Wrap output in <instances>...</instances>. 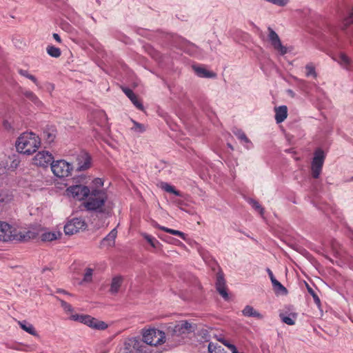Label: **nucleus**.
I'll return each instance as SVG.
<instances>
[{"instance_id": "9b49d317", "label": "nucleus", "mask_w": 353, "mask_h": 353, "mask_svg": "<svg viewBox=\"0 0 353 353\" xmlns=\"http://www.w3.org/2000/svg\"><path fill=\"white\" fill-rule=\"evenodd\" d=\"M86 224L81 218H74L69 221L64 226V232L66 234L72 235L85 228Z\"/></svg>"}, {"instance_id": "79ce46f5", "label": "nucleus", "mask_w": 353, "mask_h": 353, "mask_svg": "<svg viewBox=\"0 0 353 353\" xmlns=\"http://www.w3.org/2000/svg\"><path fill=\"white\" fill-rule=\"evenodd\" d=\"M28 79L32 81L37 87L39 90L41 89V85L40 83L39 82L38 79L32 74H30L29 77H28Z\"/></svg>"}, {"instance_id": "0eeeda50", "label": "nucleus", "mask_w": 353, "mask_h": 353, "mask_svg": "<svg viewBox=\"0 0 353 353\" xmlns=\"http://www.w3.org/2000/svg\"><path fill=\"white\" fill-rule=\"evenodd\" d=\"M165 333L159 330L150 329L143 334V341L150 345L157 346L163 343L165 341Z\"/></svg>"}, {"instance_id": "cd10ccee", "label": "nucleus", "mask_w": 353, "mask_h": 353, "mask_svg": "<svg viewBox=\"0 0 353 353\" xmlns=\"http://www.w3.org/2000/svg\"><path fill=\"white\" fill-rule=\"evenodd\" d=\"M61 236L59 231L46 232L41 235V240L43 241H52L56 240Z\"/></svg>"}, {"instance_id": "4c0bfd02", "label": "nucleus", "mask_w": 353, "mask_h": 353, "mask_svg": "<svg viewBox=\"0 0 353 353\" xmlns=\"http://www.w3.org/2000/svg\"><path fill=\"white\" fill-rule=\"evenodd\" d=\"M353 23V8L349 12L347 16L343 20V26L347 28Z\"/></svg>"}, {"instance_id": "72a5a7b5", "label": "nucleus", "mask_w": 353, "mask_h": 353, "mask_svg": "<svg viewBox=\"0 0 353 353\" xmlns=\"http://www.w3.org/2000/svg\"><path fill=\"white\" fill-rule=\"evenodd\" d=\"M208 352L209 353H226L223 347L212 342L208 344Z\"/></svg>"}, {"instance_id": "5701e85b", "label": "nucleus", "mask_w": 353, "mask_h": 353, "mask_svg": "<svg viewBox=\"0 0 353 353\" xmlns=\"http://www.w3.org/2000/svg\"><path fill=\"white\" fill-rule=\"evenodd\" d=\"M117 235L116 228H114L101 241L102 246L112 247L114 245L115 239Z\"/></svg>"}, {"instance_id": "5fc2aeb1", "label": "nucleus", "mask_w": 353, "mask_h": 353, "mask_svg": "<svg viewBox=\"0 0 353 353\" xmlns=\"http://www.w3.org/2000/svg\"><path fill=\"white\" fill-rule=\"evenodd\" d=\"M12 195L9 194L7 196L6 201H9L12 200Z\"/></svg>"}, {"instance_id": "37998d69", "label": "nucleus", "mask_w": 353, "mask_h": 353, "mask_svg": "<svg viewBox=\"0 0 353 353\" xmlns=\"http://www.w3.org/2000/svg\"><path fill=\"white\" fill-rule=\"evenodd\" d=\"M45 89L47 92H48L50 94H52L53 90H54V85L50 82H46L44 84Z\"/></svg>"}, {"instance_id": "bb28decb", "label": "nucleus", "mask_w": 353, "mask_h": 353, "mask_svg": "<svg viewBox=\"0 0 353 353\" xmlns=\"http://www.w3.org/2000/svg\"><path fill=\"white\" fill-rule=\"evenodd\" d=\"M123 282V279L121 276H114L111 282L110 285V292L112 294H116L119 292L120 287L121 286Z\"/></svg>"}, {"instance_id": "4d7b16f0", "label": "nucleus", "mask_w": 353, "mask_h": 353, "mask_svg": "<svg viewBox=\"0 0 353 353\" xmlns=\"http://www.w3.org/2000/svg\"><path fill=\"white\" fill-rule=\"evenodd\" d=\"M350 44L353 47V38L350 39Z\"/></svg>"}, {"instance_id": "a878e982", "label": "nucleus", "mask_w": 353, "mask_h": 353, "mask_svg": "<svg viewBox=\"0 0 353 353\" xmlns=\"http://www.w3.org/2000/svg\"><path fill=\"white\" fill-rule=\"evenodd\" d=\"M19 325L23 330L28 332V334L32 336H38V334L34 326L29 322L26 321H19Z\"/></svg>"}, {"instance_id": "6e6d98bb", "label": "nucleus", "mask_w": 353, "mask_h": 353, "mask_svg": "<svg viewBox=\"0 0 353 353\" xmlns=\"http://www.w3.org/2000/svg\"><path fill=\"white\" fill-rule=\"evenodd\" d=\"M175 202L179 205H182V201H181L180 199H177L175 201Z\"/></svg>"}, {"instance_id": "a211bd4d", "label": "nucleus", "mask_w": 353, "mask_h": 353, "mask_svg": "<svg viewBox=\"0 0 353 353\" xmlns=\"http://www.w3.org/2000/svg\"><path fill=\"white\" fill-rule=\"evenodd\" d=\"M192 69L195 74L201 78H214L216 74L212 71H210L203 66L200 65H192Z\"/></svg>"}, {"instance_id": "f8f14e48", "label": "nucleus", "mask_w": 353, "mask_h": 353, "mask_svg": "<svg viewBox=\"0 0 353 353\" xmlns=\"http://www.w3.org/2000/svg\"><path fill=\"white\" fill-rule=\"evenodd\" d=\"M268 40L275 50L281 55H284L288 52L287 48L281 43V39L277 33L270 27H268Z\"/></svg>"}, {"instance_id": "b1692460", "label": "nucleus", "mask_w": 353, "mask_h": 353, "mask_svg": "<svg viewBox=\"0 0 353 353\" xmlns=\"http://www.w3.org/2000/svg\"><path fill=\"white\" fill-rule=\"evenodd\" d=\"M152 225H153V227H154L156 228H159L165 232H168V233L173 234V235L178 236L183 240H185V239H186V234L179 230H176L170 229V228H166L164 226H161L159 224H158L157 222H154L152 223Z\"/></svg>"}, {"instance_id": "20e7f679", "label": "nucleus", "mask_w": 353, "mask_h": 353, "mask_svg": "<svg viewBox=\"0 0 353 353\" xmlns=\"http://www.w3.org/2000/svg\"><path fill=\"white\" fill-rule=\"evenodd\" d=\"M196 325L192 324L187 321H181L172 324L168 327V335L172 338L179 337L184 334H187L194 332Z\"/></svg>"}, {"instance_id": "dca6fc26", "label": "nucleus", "mask_w": 353, "mask_h": 353, "mask_svg": "<svg viewBox=\"0 0 353 353\" xmlns=\"http://www.w3.org/2000/svg\"><path fill=\"white\" fill-rule=\"evenodd\" d=\"M21 93L24 97L30 101L34 105L38 108H41L43 105V102L39 99L37 94L32 91L28 89H24L21 91Z\"/></svg>"}, {"instance_id": "e433bc0d", "label": "nucleus", "mask_w": 353, "mask_h": 353, "mask_svg": "<svg viewBox=\"0 0 353 353\" xmlns=\"http://www.w3.org/2000/svg\"><path fill=\"white\" fill-rule=\"evenodd\" d=\"M248 201L249 204H250V205H251V206H252V207L255 210H256L257 212H259V213L261 216H263V214H264V209H263V208H262V206L260 205V203H259L257 201H256V200H254V199H249Z\"/></svg>"}, {"instance_id": "bf43d9fd", "label": "nucleus", "mask_w": 353, "mask_h": 353, "mask_svg": "<svg viewBox=\"0 0 353 353\" xmlns=\"http://www.w3.org/2000/svg\"><path fill=\"white\" fill-rule=\"evenodd\" d=\"M59 292H63V293H65V294H66V292H65L64 290H59Z\"/></svg>"}, {"instance_id": "603ef678", "label": "nucleus", "mask_w": 353, "mask_h": 353, "mask_svg": "<svg viewBox=\"0 0 353 353\" xmlns=\"http://www.w3.org/2000/svg\"><path fill=\"white\" fill-rule=\"evenodd\" d=\"M313 298H314V301H315L316 303H317V304L320 303V299H319V298L316 295L314 294L313 295Z\"/></svg>"}, {"instance_id": "6e6552de", "label": "nucleus", "mask_w": 353, "mask_h": 353, "mask_svg": "<svg viewBox=\"0 0 353 353\" xmlns=\"http://www.w3.org/2000/svg\"><path fill=\"white\" fill-rule=\"evenodd\" d=\"M50 168L52 173L59 178L69 176L72 170V165L65 160L53 161Z\"/></svg>"}, {"instance_id": "09e8293b", "label": "nucleus", "mask_w": 353, "mask_h": 353, "mask_svg": "<svg viewBox=\"0 0 353 353\" xmlns=\"http://www.w3.org/2000/svg\"><path fill=\"white\" fill-rule=\"evenodd\" d=\"M3 128L7 130H12V125L8 121H4L3 123Z\"/></svg>"}, {"instance_id": "c85d7f7f", "label": "nucleus", "mask_w": 353, "mask_h": 353, "mask_svg": "<svg viewBox=\"0 0 353 353\" xmlns=\"http://www.w3.org/2000/svg\"><path fill=\"white\" fill-rule=\"evenodd\" d=\"M272 284L275 294L279 295L287 294V289L279 281L276 279L272 282Z\"/></svg>"}, {"instance_id": "de8ad7c7", "label": "nucleus", "mask_w": 353, "mask_h": 353, "mask_svg": "<svg viewBox=\"0 0 353 353\" xmlns=\"http://www.w3.org/2000/svg\"><path fill=\"white\" fill-rule=\"evenodd\" d=\"M18 72L21 76L24 77L27 79H28V77H29L30 75V74L26 70L19 69Z\"/></svg>"}, {"instance_id": "412c9836", "label": "nucleus", "mask_w": 353, "mask_h": 353, "mask_svg": "<svg viewBox=\"0 0 353 353\" xmlns=\"http://www.w3.org/2000/svg\"><path fill=\"white\" fill-rule=\"evenodd\" d=\"M235 136L242 141L246 149L250 150L252 148L253 144L251 141L247 137L246 134L241 130L236 129L233 131Z\"/></svg>"}, {"instance_id": "8fccbe9b", "label": "nucleus", "mask_w": 353, "mask_h": 353, "mask_svg": "<svg viewBox=\"0 0 353 353\" xmlns=\"http://www.w3.org/2000/svg\"><path fill=\"white\" fill-rule=\"evenodd\" d=\"M266 271L270 276L271 282L276 280V278L274 277V276L270 269L268 268Z\"/></svg>"}, {"instance_id": "2eb2a0df", "label": "nucleus", "mask_w": 353, "mask_h": 353, "mask_svg": "<svg viewBox=\"0 0 353 353\" xmlns=\"http://www.w3.org/2000/svg\"><path fill=\"white\" fill-rule=\"evenodd\" d=\"M77 168L79 171L88 169L90 165V157L88 153L80 152L77 156Z\"/></svg>"}, {"instance_id": "e2e57ef3", "label": "nucleus", "mask_w": 353, "mask_h": 353, "mask_svg": "<svg viewBox=\"0 0 353 353\" xmlns=\"http://www.w3.org/2000/svg\"><path fill=\"white\" fill-rule=\"evenodd\" d=\"M352 180L353 181V176L352 177Z\"/></svg>"}, {"instance_id": "6ab92c4d", "label": "nucleus", "mask_w": 353, "mask_h": 353, "mask_svg": "<svg viewBox=\"0 0 353 353\" xmlns=\"http://www.w3.org/2000/svg\"><path fill=\"white\" fill-rule=\"evenodd\" d=\"M216 288L219 293L224 298L228 299V295L225 289V282L222 274H218L216 276Z\"/></svg>"}, {"instance_id": "49530a36", "label": "nucleus", "mask_w": 353, "mask_h": 353, "mask_svg": "<svg viewBox=\"0 0 353 353\" xmlns=\"http://www.w3.org/2000/svg\"><path fill=\"white\" fill-rule=\"evenodd\" d=\"M93 183L97 187H103V181L100 178H96L94 179Z\"/></svg>"}, {"instance_id": "680f3d73", "label": "nucleus", "mask_w": 353, "mask_h": 353, "mask_svg": "<svg viewBox=\"0 0 353 353\" xmlns=\"http://www.w3.org/2000/svg\"><path fill=\"white\" fill-rule=\"evenodd\" d=\"M4 199L1 198V202L2 203Z\"/></svg>"}, {"instance_id": "a18cd8bd", "label": "nucleus", "mask_w": 353, "mask_h": 353, "mask_svg": "<svg viewBox=\"0 0 353 353\" xmlns=\"http://www.w3.org/2000/svg\"><path fill=\"white\" fill-rule=\"evenodd\" d=\"M124 93L126 94V96L131 99L132 98H134V93L129 88H124L123 89Z\"/></svg>"}, {"instance_id": "ea45409f", "label": "nucleus", "mask_w": 353, "mask_h": 353, "mask_svg": "<svg viewBox=\"0 0 353 353\" xmlns=\"http://www.w3.org/2000/svg\"><path fill=\"white\" fill-rule=\"evenodd\" d=\"M61 307L65 312H71L73 311L72 305L64 301H61Z\"/></svg>"}, {"instance_id": "864d4df0", "label": "nucleus", "mask_w": 353, "mask_h": 353, "mask_svg": "<svg viewBox=\"0 0 353 353\" xmlns=\"http://www.w3.org/2000/svg\"><path fill=\"white\" fill-rule=\"evenodd\" d=\"M218 341L221 342L225 345V342H228V341L225 340L224 339L219 338Z\"/></svg>"}, {"instance_id": "ddd939ff", "label": "nucleus", "mask_w": 353, "mask_h": 353, "mask_svg": "<svg viewBox=\"0 0 353 353\" xmlns=\"http://www.w3.org/2000/svg\"><path fill=\"white\" fill-rule=\"evenodd\" d=\"M142 341L139 338L132 337L125 339L123 348L126 353L133 352L134 351L141 352Z\"/></svg>"}, {"instance_id": "f704fd0d", "label": "nucleus", "mask_w": 353, "mask_h": 353, "mask_svg": "<svg viewBox=\"0 0 353 353\" xmlns=\"http://www.w3.org/2000/svg\"><path fill=\"white\" fill-rule=\"evenodd\" d=\"M47 53L52 57L58 58L61 56V50L54 46H48L46 48Z\"/></svg>"}, {"instance_id": "c03bdc74", "label": "nucleus", "mask_w": 353, "mask_h": 353, "mask_svg": "<svg viewBox=\"0 0 353 353\" xmlns=\"http://www.w3.org/2000/svg\"><path fill=\"white\" fill-rule=\"evenodd\" d=\"M44 135L46 137V140L49 143L52 142L55 138V135L53 133H50L48 132H44Z\"/></svg>"}, {"instance_id": "393cba45", "label": "nucleus", "mask_w": 353, "mask_h": 353, "mask_svg": "<svg viewBox=\"0 0 353 353\" xmlns=\"http://www.w3.org/2000/svg\"><path fill=\"white\" fill-rule=\"evenodd\" d=\"M242 314L247 317H254L259 319L263 318V316L260 312L254 310V308L250 305H246L242 310Z\"/></svg>"}, {"instance_id": "2f4dec72", "label": "nucleus", "mask_w": 353, "mask_h": 353, "mask_svg": "<svg viewBox=\"0 0 353 353\" xmlns=\"http://www.w3.org/2000/svg\"><path fill=\"white\" fill-rule=\"evenodd\" d=\"M94 271V268L88 267L85 269L83 274L82 283H91L92 281V276Z\"/></svg>"}, {"instance_id": "052dcab7", "label": "nucleus", "mask_w": 353, "mask_h": 353, "mask_svg": "<svg viewBox=\"0 0 353 353\" xmlns=\"http://www.w3.org/2000/svg\"><path fill=\"white\" fill-rule=\"evenodd\" d=\"M288 92H289L290 94H292V90H288Z\"/></svg>"}, {"instance_id": "39448f33", "label": "nucleus", "mask_w": 353, "mask_h": 353, "mask_svg": "<svg viewBox=\"0 0 353 353\" xmlns=\"http://www.w3.org/2000/svg\"><path fill=\"white\" fill-rule=\"evenodd\" d=\"M70 319L97 330H105L108 327V325L105 321L97 319L90 315L74 314L71 316Z\"/></svg>"}, {"instance_id": "c9c22d12", "label": "nucleus", "mask_w": 353, "mask_h": 353, "mask_svg": "<svg viewBox=\"0 0 353 353\" xmlns=\"http://www.w3.org/2000/svg\"><path fill=\"white\" fill-rule=\"evenodd\" d=\"M305 75L307 77H312L313 78H316L317 74L313 63H309L305 65Z\"/></svg>"}, {"instance_id": "9d476101", "label": "nucleus", "mask_w": 353, "mask_h": 353, "mask_svg": "<svg viewBox=\"0 0 353 353\" xmlns=\"http://www.w3.org/2000/svg\"><path fill=\"white\" fill-rule=\"evenodd\" d=\"M54 161V157L51 152L47 150H41L38 152L32 158V164L43 168L51 166Z\"/></svg>"}, {"instance_id": "1a4fd4ad", "label": "nucleus", "mask_w": 353, "mask_h": 353, "mask_svg": "<svg viewBox=\"0 0 353 353\" xmlns=\"http://www.w3.org/2000/svg\"><path fill=\"white\" fill-rule=\"evenodd\" d=\"M325 154L321 149H317L314 154L312 161V175L314 179H318L321 173Z\"/></svg>"}, {"instance_id": "4be33fe9", "label": "nucleus", "mask_w": 353, "mask_h": 353, "mask_svg": "<svg viewBox=\"0 0 353 353\" xmlns=\"http://www.w3.org/2000/svg\"><path fill=\"white\" fill-rule=\"evenodd\" d=\"M333 59L346 70L349 69V67L352 63L351 59L343 52H340L338 55V57H333Z\"/></svg>"}, {"instance_id": "4468645a", "label": "nucleus", "mask_w": 353, "mask_h": 353, "mask_svg": "<svg viewBox=\"0 0 353 353\" xmlns=\"http://www.w3.org/2000/svg\"><path fill=\"white\" fill-rule=\"evenodd\" d=\"M184 51L190 55L199 59H206L210 57V55L205 52L202 49L191 43H187L185 44Z\"/></svg>"}, {"instance_id": "423d86ee", "label": "nucleus", "mask_w": 353, "mask_h": 353, "mask_svg": "<svg viewBox=\"0 0 353 353\" xmlns=\"http://www.w3.org/2000/svg\"><path fill=\"white\" fill-rule=\"evenodd\" d=\"M91 188L84 185H73L67 188L65 194L77 201H85L90 193Z\"/></svg>"}, {"instance_id": "f3484780", "label": "nucleus", "mask_w": 353, "mask_h": 353, "mask_svg": "<svg viewBox=\"0 0 353 353\" xmlns=\"http://www.w3.org/2000/svg\"><path fill=\"white\" fill-rule=\"evenodd\" d=\"M298 314L294 312H280L279 317L283 323L288 325H294L296 323Z\"/></svg>"}, {"instance_id": "7c9ffc66", "label": "nucleus", "mask_w": 353, "mask_h": 353, "mask_svg": "<svg viewBox=\"0 0 353 353\" xmlns=\"http://www.w3.org/2000/svg\"><path fill=\"white\" fill-rule=\"evenodd\" d=\"M159 187L162 190H163L164 191H165L167 192L172 193V194H175L176 196H182V194H181V192H179L178 190H176L175 188L172 185H170L168 183L161 182L159 184Z\"/></svg>"}, {"instance_id": "f257e3e1", "label": "nucleus", "mask_w": 353, "mask_h": 353, "mask_svg": "<svg viewBox=\"0 0 353 353\" xmlns=\"http://www.w3.org/2000/svg\"><path fill=\"white\" fill-rule=\"evenodd\" d=\"M84 208L91 212L110 215L113 203L108 200L104 189L91 187L90 193L83 203Z\"/></svg>"}, {"instance_id": "3c124183", "label": "nucleus", "mask_w": 353, "mask_h": 353, "mask_svg": "<svg viewBox=\"0 0 353 353\" xmlns=\"http://www.w3.org/2000/svg\"><path fill=\"white\" fill-rule=\"evenodd\" d=\"M53 38H54V40H55L56 41H57L58 43H61V37H60V36H59L58 34H57V33H54V34H53Z\"/></svg>"}, {"instance_id": "aec40b11", "label": "nucleus", "mask_w": 353, "mask_h": 353, "mask_svg": "<svg viewBox=\"0 0 353 353\" xmlns=\"http://www.w3.org/2000/svg\"><path fill=\"white\" fill-rule=\"evenodd\" d=\"M275 120L277 123H281L288 117V108L286 105H281L274 108Z\"/></svg>"}, {"instance_id": "a19ab883", "label": "nucleus", "mask_w": 353, "mask_h": 353, "mask_svg": "<svg viewBox=\"0 0 353 353\" xmlns=\"http://www.w3.org/2000/svg\"><path fill=\"white\" fill-rule=\"evenodd\" d=\"M130 101L139 110H143V106L142 103L138 100L136 95H134V98H132Z\"/></svg>"}, {"instance_id": "58836bf2", "label": "nucleus", "mask_w": 353, "mask_h": 353, "mask_svg": "<svg viewBox=\"0 0 353 353\" xmlns=\"http://www.w3.org/2000/svg\"><path fill=\"white\" fill-rule=\"evenodd\" d=\"M10 159L11 160V164L8 167V170H14L19 166L20 161L14 157L12 159L10 158Z\"/></svg>"}, {"instance_id": "c756f323", "label": "nucleus", "mask_w": 353, "mask_h": 353, "mask_svg": "<svg viewBox=\"0 0 353 353\" xmlns=\"http://www.w3.org/2000/svg\"><path fill=\"white\" fill-rule=\"evenodd\" d=\"M132 126L130 127V130L135 134H140L143 133L146 130L145 126L133 119H131Z\"/></svg>"}, {"instance_id": "13d9d810", "label": "nucleus", "mask_w": 353, "mask_h": 353, "mask_svg": "<svg viewBox=\"0 0 353 353\" xmlns=\"http://www.w3.org/2000/svg\"><path fill=\"white\" fill-rule=\"evenodd\" d=\"M228 145L229 148H230L232 150H233V147L232 146V145L230 143H228Z\"/></svg>"}, {"instance_id": "7ed1b4c3", "label": "nucleus", "mask_w": 353, "mask_h": 353, "mask_svg": "<svg viewBox=\"0 0 353 353\" xmlns=\"http://www.w3.org/2000/svg\"><path fill=\"white\" fill-rule=\"evenodd\" d=\"M40 144V139L36 134L32 132H26L17 139L16 148L19 152L30 155L37 151Z\"/></svg>"}, {"instance_id": "f03ea898", "label": "nucleus", "mask_w": 353, "mask_h": 353, "mask_svg": "<svg viewBox=\"0 0 353 353\" xmlns=\"http://www.w3.org/2000/svg\"><path fill=\"white\" fill-rule=\"evenodd\" d=\"M1 241H26L35 236L34 230H18L15 225L9 224L7 222L1 221Z\"/></svg>"}, {"instance_id": "473e14b6", "label": "nucleus", "mask_w": 353, "mask_h": 353, "mask_svg": "<svg viewBox=\"0 0 353 353\" xmlns=\"http://www.w3.org/2000/svg\"><path fill=\"white\" fill-rule=\"evenodd\" d=\"M142 236L148 241V243H150V245L154 248H157L161 244L158 240H157L154 237L150 234L143 233Z\"/></svg>"}]
</instances>
